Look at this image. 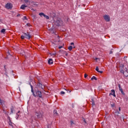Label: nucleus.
Returning a JSON list of instances; mask_svg holds the SVG:
<instances>
[{"label":"nucleus","instance_id":"obj_1","mask_svg":"<svg viewBox=\"0 0 128 128\" xmlns=\"http://www.w3.org/2000/svg\"><path fill=\"white\" fill-rule=\"evenodd\" d=\"M34 114L37 118H42V117L44 116V112L40 109L36 110Z\"/></svg>","mask_w":128,"mask_h":128},{"label":"nucleus","instance_id":"obj_2","mask_svg":"<svg viewBox=\"0 0 128 128\" xmlns=\"http://www.w3.org/2000/svg\"><path fill=\"white\" fill-rule=\"evenodd\" d=\"M31 88H32V92L34 96L36 98V96H38V98H42V92L40 91V90H37L35 92L36 94H34V88H32V86H31Z\"/></svg>","mask_w":128,"mask_h":128},{"label":"nucleus","instance_id":"obj_3","mask_svg":"<svg viewBox=\"0 0 128 128\" xmlns=\"http://www.w3.org/2000/svg\"><path fill=\"white\" fill-rule=\"evenodd\" d=\"M53 24L56 26H58L60 24H62V21L60 18H55Z\"/></svg>","mask_w":128,"mask_h":128},{"label":"nucleus","instance_id":"obj_4","mask_svg":"<svg viewBox=\"0 0 128 128\" xmlns=\"http://www.w3.org/2000/svg\"><path fill=\"white\" fill-rule=\"evenodd\" d=\"M120 72L121 74H123L124 76H128V72L126 68L125 72L124 70H120Z\"/></svg>","mask_w":128,"mask_h":128},{"label":"nucleus","instance_id":"obj_5","mask_svg":"<svg viewBox=\"0 0 128 128\" xmlns=\"http://www.w3.org/2000/svg\"><path fill=\"white\" fill-rule=\"evenodd\" d=\"M103 18L106 22H110V16L106 14L103 16Z\"/></svg>","mask_w":128,"mask_h":128},{"label":"nucleus","instance_id":"obj_6","mask_svg":"<svg viewBox=\"0 0 128 128\" xmlns=\"http://www.w3.org/2000/svg\"><path fill=\"white\" fill-rule=\"evenodd\" d=\"M5 8L8 10H10L11 8H12V3H7Z\"/></svg>","mask_w":128,"mask_h":128},{"label":"nucleus","instance_id":"obj_7","mask_svg":"<svg viewBox=\"0 0 128 128\" xmlns=\"http://www.w3.org/2000/svg\"><path fill=\"white\" fill-rule=\"evenodd\" d=\"M24 34L25 36V38L28 40H30V38H32V35L30 34V32L24 33Z\"/></svg>","mask_w":128,"mask_h":128},{"label":"nucleus","instance_id":"obj_8","mask_svg":"<svg viewBox=\"0 0 128 128\" xmlns=\"http://www.w3.org/2000/svg\"><path fill=\"white\" fill-rule=\"evenodd\" d=\"M39 16H44V18H46V20H50V17L44 14V13H40Z\"/></svg>","mask_w":128,"mask_h":128},{"label":"nucleus","instance_id":"obj_9","mask_svg":"<svg viewBox=\"0 0 128 128\" xmlns=\"http://www.w3.org/2000/svg\"><path fill=\"white\" fill-rule=\"evenodd\" d=\"M37 86H38V90H44V88L42 87V84L39 82L37 84Z\"/></svg>","mask_w":128,"mask_h":128},{"label":"nucleus","instance_id":"obj_10","mask_svg":"<svg viewBox=\"0 0 128 128\" xmlns=\"http://www.w3.org/2000/svg\"><path fill=\"white\" fill-rule=\"evenodd\" d=\"M111 92H112L110 93L109 96H113L116 97V91L114 90H112Z\"/></svg>","mask_w":128,"mask_h":128},{"label":"nucleus","instance_id":"obj_11","mask_svg":"<svg viewBox=\"0 0 128 128\" xmlns=\"http://www.w3.org/2000/svg\"><path fill=\"white\" fill-rule=\"evenodd\" d=\"M118 88H119V90H120V92H121V94H123V96H124V90H122V88L120 86V84H118Z\"/></svg>","mask_w":128,"mask_h":128},{"label":"nucleus","instance_id":"obj_12","mask_svg":"<svg viewBox=\"0 0 128 128\" xmlns=\"http://www.w3.org/2000/svg\"><path fill=\"white\" fill-rule=\"evenodd\" d=\"M124 66L122 64H121L120 66V70H124Z\"/></svg>","mask_w":128,"mask_h":128},{"label":"nucleus","instance_id":"obj_13","mask_svg":"<svg viewBox=\"0 0 128 128\" xmlns=\"http://www.w3.org/2000/svg\"><path fill=\"white\" fill-rule=\"evenodd\" d=\"M48 64H54V61L52 60V59L50 58L48 60Z\"/></svg>","mask_w":128,"mask_h":128},{"label":"nucleus","instance_id":"obj_14","mask_svg":"<svg viewBox=\"0 0 128 128\" xmlns=\"http://www.w3.org/2000/svg\"><path fill=\"white\" fill-rule=\"evenodd\" d=\"M27 7L28 6L26 5L22 4V5L20 8H22V10H24L26 8H27Z\"/></svg>","mask_w":128,"mask_h":128},{"label":"nucleus","instance_id":"obj_15","mask_svg":"<svg viewBox=\"0 0 128 128\" xmlns=\"http://www.w3.org/2000/svg\"><path fill=\"white\" fill-rule=\"evenodd\" d=\"M118 114H120V112H118V111H116V112L114 114L115 117L116 116H119L120 115H118Z\"/></svg>","mask_w":128,"mask_h":128},{"label":"nucleus","instance_id":"obj_16","mask_svg":"<svg viewBox=\"0 0 128 128\" xmlns=\"http://www.w3.org/2000/svg\"><path fill=\"white\" fill-rule=\"evenodd\" d=\"M32 6H38V4H36V2H32Z\"/></svg>","mask_w":128,"mask_h":128},{"label":"nucleus","instance_id":"obj_17","mask_svg":"<svg viewBox=\"0 0 128 128\" xmlns=\"http://www.w3.org/2000/svg\"><path fill=\"white\" fill-rule=\"evenodd\" d=\"M96 70L98 72H100V74H102V71H100L98 70V67H96Z\"/></svg>","mask_w":128,"mask_h":128},{"label":"nucleus","instance_id":"obj_18","mask_svg":"<svg viewBox=\"0 0 128 128\" xmlns=\"http://www.w3.org/2000/svg\"><path fill=\"white\" fill-rule=\"evenodd\" d=\"M54 114L55 116H58V112L56 111V110H54Z\"/></svg>","mask_w":128,"mask_h":128},{"label":"nucleus","instance_id":"obj_19","mask_svg":"<svg viewBox=\"0 0 128 128\" xmlns=\"http://www.w3.org/2000/svg\"><path fill=\"white\" fill-rule=\"evenodd\" d=\"M68 50H69L70 52V50H72V46H70L68 48Z\"/></svg>","mask_w":128,"mask_h":128},{"label":"nucleus","instance_id":"obj_20","mask_svg":"<svg viewBox=\"0 0 128 128\" xmlns=\"http://www.w3.org/2000/svg\"><path fill=\"white\" fill-rule=\"evenodd\" d=\"M96 80V76H93L92 78H91L92 80Z\"/></svg>","mask_w":128,"mask_h":128},{"label":"nucleus","instance_id":"obj_21","mask_svg":"<svg viewBox=\"0 0 128 128\" xmlns=\"http://www.w3.org/2000/svg\"><path fill=\"white\" fill-rule=\"evenodd\" d=\"M1 32L4 34V32H6V29L4 28L2 29L1 30Z\"/></svg>","mask_w":128,"mask_h":128},{"label":"nucleus","instance_id":"obj_22","mask_svg":"<svg viewBox=\"0 0 128 128\" xmlns=\"http://www.w3.org/2000/svg\"><path fill=\"white\" fill-rule=\"evenodd\" d=\"M26 4H28V2H30V0H24Z\"/></svg>","mask_w":128,"mask_h":128},{"label":"nucleus","instance_id":"obj_23","mask_svg":"<svg viewBox=\"0 0 128 128\" xmlns=\"http://www.w3.org/2000/svg\"><path fill=\"white\" fill-rule=\"evenodd\" d=\"M10 110H11L12 114H14V107H12L10 108Z\"/></svg>","mask_w":128,"mask_h":128},{"label":"nucleus","instance_id":"obj_24","mask_svg":"<svg viewBox=\"0 0 128 128\" xmlns=\"http://www.w3.org/2000/svg\"><path fill=\"white\" fill-rule=\"evenodd\" d=\"M70 44L71 46H74V47H73L74 48H76V46H74V42H71Z\"/></svg>","mask_w":128,"mask_h":128},{"label":"nucleus","instance_id":"obj_25","mask_svg":"<svg viewBox=\"0 0 128 128\" xmlns=\"http://www.w3.org/2000/svg\"><path fill=\"white\" fill-rule=\"evenodd\" d=\"M20 111H18V112H17V116H18V118H20Z\"/></svg>","mask_w":128,"mask_h":128},{"label":"nucleus","instance_id":"obj_26","mask_svg":"<svg viewBox=\"0 0 128 128\" xmlns=\"http://www.w3.org/2000/svg\"><path fill=\"white\" fill-rule=\"evenodd\" d=\"M23 20H28V18H26V16H24V17Z\"/></svg>","mask_w":128,"mask_h":128},{"label":"nucleus","instance_id":"obj_27","mask_svg":"<svg viewBox=\"0 0 128 128\" xmlns=\"http://www.w3.org/2000/svg\"><path fill=\"white\" fill-rule=\"evenodd\" d=\"M20 38H21L22 40H24V36H21Z\"/></svg>","mask_w":128,"mask_h":128},{"label":"nucleus","instance_id":"obj_28","mask_svg":"<svg viewBox=\"0 0 128 128\" xmlns=\"http://www.w3.org/2000/svg\"><path fill=\"white\" fill-rule=\"evenodd\" d=\"M64 46V44H63V46H58V48L59 49L62 48Z\"/></svg>","mask_w":128,"mask_h":128},{"label":"nucleus","instance_id":"obj_29","mask_svg":"<svg viewBox=\"0 0 128 128\" xmlns=\"http://www.w3.org/2000/svg\"><path fill=\"white\" fill-rule=\"evenodd\" d=\"M66 94V92H63V91H62V92H60V94Z\"/></svg>","mask_w":128,"mask_h":128},{"label":"nucleus","instance_id":"obj_30","mask_svg":"<svg viewBox=\"0 0 128 128\" xmlns=\"http://www.w3.org/2000/svg\"><path fill=\"white\" fill-rule=\"evenodd\" d=\"M2 104V100L0 98V106Z\"/></svg>","mask_w":128,"mask_h":128},{"label":"nucleus","instance_id":"obj_31","mask_svg":"<svg viewBox=\"0 0 128 128\" xmlns=\"http://www.w3.org/2000/svg\"><path fill=\"white\" fill-rule=\"evenodd\" d=\"M65 90H67V92H72V90H66L65 89Z\"/></svg>","mask_w":128,"mask_h":128},{"label":"nucleus","instance_id":"obj_32","mask_svg":"<svg viewBox=\"0 0 128 128\" xmlns=\"http://www.w3.org/2000/svg\"><path fill=\"white\" fill-rule=\"evenodd\" d=\"M111 106L112 108H114V104H111Z\"/></svg>","mask_w":128,"mask_h":128},{"label":"nucleus","instance_id":"obj_33","mask_svg":"<svg viewBox=\"0 0 128 128\" xmlns=\"http://www.w3.org/2000/svg\"><path fill=\"white\" fill-rule=\"evenodd\" d=\"M70 124H71L72 125L74 124V122L70 121Z\"/></svg>","mask_w":128,"mask_h":128},{"label":"nucleus","instance_id":"obj_34","mask_svg":"<svg viewBox=\"0 0 128 128\" xmlns=\"http://www.w3.org/2000/svg\"><path fill=\"white\" fill-rule=\"evenodd\" d=\"M87 76H88V74H84V78H86Z\"/></svg>","mask_w":128,"mask_h":128},{"label":"nucleus","instance_id":"obj_35","mask_svg":"<svg viewBox=\"0 0 128 128\" xmlns=\"http://www.w3.org/2000/svg\"><path fill=\"white\" fill-rule=\"evenodd\" d=\"M112 54V51H110V54Z\"/></svg>","mask_w":128,"mask_h":128},{"label":"nucleus","instance_id":"obj_36","mask_svg":"<svg viewBox=\"0 0 128 128\" xmlns=\"http://www.w3.org/2000/svg\"><path fill=\"white\" fill-rule=\"evenodd\" d=\"M20 16V14H17L16 16Z\"/></svg>","mask_w":128,"mask_h":128},{"label":"nucleus","instance_id":"obj_37","mask_svg":"<svg viewBox=\"0 0 128 128\" xmlns=\"http://www.w3.org/2000/svg\"><path fill=\"white\" fill-rule=\"evenodd\" d=\"M27 26H30V24H27Z\"/></svg>","mask_w":128,"mask_h":128},{"label":"nucleus","instance_id":"obj_38","mask_svg":"<svg viewBox=\"0 0 128 128\" xmlns=\"http://www.w3.org/2000/svg\"><path fill=\"white\" fill-rule=\"evenodd\" d=\"M119 110H120V107H119Z\"/></svg>","mask_w":128,"mask_h":128},{"label":"nucleus","instance_id":"obj_39","mask_svg":"<svg viewBox=\"0 0 128 128\" xmlns=\"http://www.w3.org/2000/svg\"><path fill=\"white\" fill-rule=\"evenodd\" d=\"M10 126H12V124H10Z\"/></svg>","mask_w":128,"mask_h":128},{"label":"nucleus","instance_id":"obj_40","mask_svg":"<svg viewBox=\"0 0 128 128\" xmlns=\"http://www.w3.org/2000/svg\"><path fill=\"white\" fill-rule=\"evenodd\" d=\"M10 126H12V124H10Z\"/></svg>","mask_w":128,"mask_h":128},{"label":"nucleus","instance_id":"obj_41","mask_svg":"<svg viewBox=\"0 0 128 128\" xmlns=\"http://www.w3.org/2000/svg\"><path fill=\"white\" fill-rule=\"evenodd\" d=\"M84 122H86V120H84Z\"/></svg>","mask_w":128,"mask_h":128},{"label":"nucleus","instance_id":"obj_42","mask_svg":"<svg viewBox=\"0 0 128 128\" xmlns=\"http://www.w3.org/2000/svg\"><path fill=\"white\" fill-rule=\"evenodd\" d=\"M96 60H98V58H96Z\"/></svg>","mask_w":128,"mask_h":128}]
</instances>
